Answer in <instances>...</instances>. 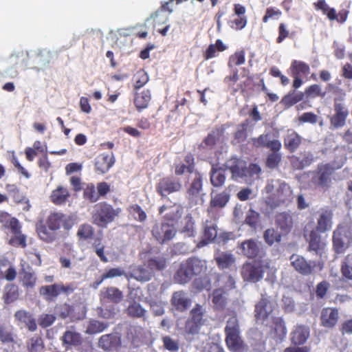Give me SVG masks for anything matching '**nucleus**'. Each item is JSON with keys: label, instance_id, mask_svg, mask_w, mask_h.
Segmentation results:
<instances>
[{"label": "nucleus", "instance_id": "38", "mask_svg": "<svg viewBox=\"0 0 352 352\" xmlns=\"http://www.w3.org/2000/svg\"><path fill=\"white\" fill-rule=\"evenodd\" d=\"M284 147L289 153H294L302 143V138L294 131H288L283 140Z\"/></svg>", "mask_w": 352, "mask_h": 352}, {"label": "nucleus", "instance_id": "49", "mask_svg": "<svg viewBox=\"0 0 352 352\" xmlns=\"http://www.w3.org/2000/svg\"><path fill=\"white\" fill-rule=\"evenodd\" d=\"M26 348L28 352H41L45 348V344L41 336L35 334L26 342Z\"/></svg>", "mask_w": 352, "mask_h": 352}, {"label": "nucleus", "instance_id": "51", "mask_svg": "<svg viewBox=\"0 0 352 352\" xmlns=\"http://www.w3.org/2000/svg\"><path fill=\"white\" fill-rule=\"evenodd\" d=\"M166 265V259L162 256H153L147 261V267L152 272L162 271Z\"/></svg>", "mask_w": 352, "mask_h": 352}, {"label": "nucleus", "instance_id": "16", "mask_svg": "<svg viewBox=\"0 0 352 352\" xmlns=\"http://www.w3.org/2000/svg\"><path fill=\"white\" fill-rule=\"evenodd\" d=\"M339 318L340 313L338 308L324 307L320 314V325L327 329H333L338 324Z\"/></svg>", "mask_w": 352, "mask_h": 352}, {"label": "nucleus", "instance_id": "62", "mask_svg": "<svg viewBox=\"0 0 352 352\" xmlns=\"http://www.w3.org/2000/svg\"><path fill=\"white\" fill-rule=\"evenodd\" d=\"M282 160V155L279 151H272L267 156L265 165L268 168L274 169L278 167Z\"/></svg>", "mask_w": 352, "mask_h": 352}, {"label": "nucleus", "instance_id": "14", "mask_svg": "<svg viewBox=\"0 0 352 352\" xmlns=\"http://www.w3.org/2000/svg\"><path fill=\"white\" fill-rule=\"evenodd\" d=\"M289 261L291 265L299 274L304 276H308L312 274L315 267L314 262L308 261L302 256L295 254L290 256Z\"/></svg>", "mask_w": 352, "mask_h": 352}, {"label": "nucleus", "instance_id": "39", "mask_svg": "<svg viewBox=\"0 0 352 352\" xmlns=\"http://www.w3.org/2000/svg\"><path fill=\"white\" fill-rule=\"evenodd\" d=\"M6 190L9 195L12 197L13 200L16 204L25 203L27 206L24 208L25 210H29L30 205L29 200L20 191L19 188L16 184H8L6 185Z\"/></svg>", "mask_w": 352, "mask_h": 352}, {"label": "nucleus", "instance_id": "23", "mask_svg": "<svg viewBox=\"0 0 352 352\" xmlns=\"http://www.w3.org/2000/svg\"><path fill=\"white\" fill-rule=\"evenodd\" d=\"M273 196L276 206L287 204L292 199V190L285 182H282L278 184Z\"/></svg>", "mask_w": 352, "mask_h": 352}, {"label": "nucleus", "instance_id": "53", "mask_svg": "<svg viewBox=\"0 0 352 352\" xmlns=\"http://www.w3.org/2000/svg\"><path fill=\"white\" fill-rule=\"evenodd\" d=\"M21 280L25 288L32 289L36 285L37 278L34 272L23 269L21 272Z\"/></svg>", "mask_w": 352, "mask_h": 352}, {"label": "nucleus", "instance_id": "36", "mask_svg": "<svg viewBox=\"0 0 352 352\" xmlns=\"http://www.w3.org/2000/svg\"><path fill=\"white\" fill-rule=\"evenodd\" d=\"M0 223L3 228L10 230L12 233L19 232L21 225L19 220L15 217H11L7 212H0Z\"/></svg>", "mask_w": 352, "mask_h": 352}, {"label": "nucleus", "instance_id": "37", "mask_svg": "<svg viewBox=\"0 0 352 352\" xmlns=\"http://www.w3.org/2000/svg\"><path fill=\"white\" fill-rule=\"evenodd\" d=\"M14 318L16 320L25 324L30 331L34 332L37 329L36 319L29 311L23 309L16 311Z\"/></svg>", "mask_w": 352, "mask_h": 352}, {"label": "nucleus", "instance_id": "34", "mask_svg": "<svg viewBox=\"0 0 352 352\" xmlns=\"http://www.w3.org/2000/svg\"><path fill=\"white\" fill-rule=\"evenodd\" d=\"M191 303L190 299L184 291H177L173 294L171 304L179 311H184L188 309Z\"/></svg>", "mask_w": 352, "mask_h": 352}, {"label": "nucleus", "instance_id": "20", "mask_svg": "<svg viewBox=\"0 0 352 352\" xmlns=\"http://www.w3.org/2000/svg\"><path fill=\"white\" fill-rule=\"evenodd\" d=\"M62 345L66 349L72 347H77L82 344L83 338L81 334L71 327L69 329L66 330L60 337Z\"/></svg>", "mask_w": 352, "mask_h": 352}, {"label": "nucleus", "instance_id": "45", "mask_svg": "<svg viewBox=\"0 0 352 352\" xmlns=\"http://www.w3.org/2000/svg\"><path fill=\"white\" fill-rule=\"evenodd\" d=\"M228 49V47L221 39H217L215 43L210 44L204 52L205 60H209L217 56V52H222Z\"/></svg>", "mask_w": 352, "mask_h": 352}, {"label": "nucleus", "instance_id": "15", "mask_svg": "<svg viewBox=\"0 0 352 352\" xmlns=\"http://www.w3.org/2000/svg\"><path fill=\"white\" fill-rule=\"evenodd\" d=\"M238 248L241 254L250 259H254L260 256L261 249L259 242L255 239H250L239 243Z\"/></svg>", "mask_w": 352, "mask_h": 352}, {"label": "nucleus", "instance_id": "19", "mask_svg": "<svg viewBox=\"0 0 352 352\" xmlns=\"http://www.w3.org/2000/svg\"><path fill=\"white\" fill-rule=\"evenodd\" d=\"M334 114L330 119L331 124L335 128H340L345 124L346 120L349 115V111L344 104L335 100Z\"/></svg>", "mask_w": 352, "mask_h": 352}, {"label": "nucleus", "instance_id": "3", "mask_svg": "<svg viewBox=\"0 0 352 352\" xmlns=\"http://www.w3.org/2000/svg\"><path fill=\"white\" fill-rule=\"evenodd\" d=\"M205 310L202 305L196 304L190 312V317L186 321L183 336L189 342L195 340V337L199 333L201 328L204 325Z\"/></svg>", "mask_w": 352, "mask_h": 352}, {"label": "nucleus", "instance_id": "52", "mask_svg": "<svg viewBox=\"0 0 352 352\" xmlns=\"http://www.w3.org/2000/svg\"><path fill=\"white\" fill-rule=\"evenodd\" d=\"M283 234L279 233L274 228H267L263 232V239L265 243L272 246L276 243H280L282 239Z\"/></svg>", "mask_w": 352, "mask_h": 352}, {"label": "nucleus", "instance_id": "54", "mask_svg": "<svg viewBox=\"0 0 352 352\" xmlns=\"http://www.w3.org/2000/svg\"><path fill=\"white\" fill-rule=\"evenodd\" d=\"M249 125V120L246 119L241 122L234 133L233 144H240L245 142L248 138L247 129Z\"/></svg>", "mask_w": 352, "mask_h": 352}, {"label": "nucleus", "instance_id": "24", "mask_svg": "<svg viewBox=\"0 0 352 352\" xmlns=\"http://www.w3.org/2000/svg\"><path fill=\"white\" fill-rule=\"evenodd\" d=\"M224 129L222 127H217L211 131L210 133L204 139L202 142L199 144V148L200 150H212L214 148L217 143L219 141L220 138L223 135Z\"/></svg>", "mask_w": 352, "mask_h": 352}, {"label": "nucleus", "instance_id": "4", "mask_svg": "<svg viewBox=\"0 0 352 352\" xmlns=\"http://www.w3.org/2000/svg\"><path fill=\"white\" fill-rule=\"evenodd\" d=\"M226 344L228 349L232 352H244L246 345L240 336V327L236 316H231L227 321L224 329Z\"/></svg>", "mask_w": 352, "mask_h": 352}, {"label": "nucleus", "instance_id": "43", "mask_svg": "<svg viewBox=\"0 0 352 352\" xmlns=\"http://www.w3.org/2000/svg\"><path fill=\"white\" fill-rule=\"evenodd\" d=\"M203 188V175L199 171L194 172V177L188 188V193L192 197H197Z\"/></svg>", "mask_w": 352, "mask_h": 352}, {"label": "nucleus", "instance_id": "22", "mask_svg": "<svg viewBox=\"0 0 352 352\" xmlns=\"http://www.w3.org/2000/svg\"><path fill=\"white\" fill-rule=\"evenodd\" d=\"M184 162H175L173 164L174 173L176 176H181L185 173H192L195 170V161L194 155L187 153L184 157Z\"/></svg>", "mask_w": 352, "mask_h": 352}, {"label": "nucleus", "instance_id": "61", "mask_svg": "<svg viewBox=\"0 0 352 352\" xmlns=\"http://www.w3.org/2000/svg\"><path fill=\"white\" fill-rule=\"evenodd\" d=\"M55 311L57 316L61 319H66L72 317L74 311V307L67 303H63L55 307Z\"/></svg>", "mask_w": 352, "mask_h": 352}, {"label": "nucleus", "instance_id": "26", "mask_svg": "<svg viewBox=\"0 0 352 352\" xmlns=\"http://www.w3.org/2000/svg\"><path fill=\"white\" fill-rule=\"evenodd\" d=\"M114 163L115 158L112 153H101L96 157L94 165L98 173L104 174L109 171Z\"/></svg>", "mask_w": 352, "mask_h": 352}, {"label": "nucleus", "instance_id": "56", "mask_svg": "<svg viewBox=\"0 0 352 352\" xmlns=\"http://www.w3.org/2000/svg\"><path fill=\"white\" fill-rule=\"evenodd\" d=\"M232 163L228 166V170L231 172L233 178L243 177L245 175V169L241 165V162L237 157H232L230 160Z\"/></svg>", "mask_w": 352, "mask_h": 352}, {"label": "nucleus", "instance_id": "40", "mask_svg": "<svg viewBox=\"0 0 352 352\" xmlns=\"http://www.w3.org/2000/svg\"><path fill=\"white\" fill-rule=\"evenodd\" d=\"M333 213L330 210H324L320 214L318 224L315 229L318 232H324L331 228Z\"/></svg>", "mask_w": 352, "mask_h": 352}, {"label": "nucleus", "instance_id": "7", "mask_svg": "<svg viewBox=\"0 0 352 352\" xmlns=\"http://www.w3.org/2000/svg\"><path fill=\"white\" fill-rule=\"evenodd\" d=\"M336 168L330 163L318 164L313 173L312 182L318 188L327 190L330 188Z\"/></svg>", "mask_w": 352, "mask_h": 352}, {"label": "nucleus", "instance_id": "33", "mask_svg": "<svg viewBox=\"0 0 352 352\" xmlns=\"http://www.w3.org/2000/svg\"><path fill=\"white\" fill-rule=\"evenodd\" d=\"M166 210L167 212L165 214L164 218L171 222L178 221L181 219L183 213L182 206L177 204H174L169 206H162L159 208L160 214H162Z\"/></svg>", "mask_w": 352, "mask_h": 352}, {"label": "nucleus", "instance_id": "58", "mask_svg": "<svg viewBox=\"0 0 352 352\" xmlns=\"http://www.w3.org/2000/svg\"><path fill=\"white\" fill-rule=\"evenodd\" d=\"M152 272L145 269L143 266H138L133 270L131 276L141 282H146L152 278Z\"/></svg>", "mask_w": 352, "mask_h": 352}, {"label": "nucleus", "instance_id": "18", "mask_svg": "<svg viewBox=\"0 0 352 352\" xmlns=\"http://www.w3.org/2000/svg\"><path fill=\"white\" fill-rule=\"evenodd\" d=\"M308 243L307 250L309 252H314L320 257L323 256L325 254L327 243L322 239L320 234L317 230H311L310 232Z\"/></svg>", "mask_w": 352, "mask_h": 352}, {"label": "nucleus", "instance_id": "41", "mask_svg": "<svg viewBox=\"0 0 352 352\" xmlns=\"http://www.w3.org/2000/svg\"><path fill=\"white\" fill-rule=\"evenodd\" d=\"M304 98V93L300 91H296L295 90L290 91L287 94H286L280 100V104L285 109H288L302 100Z\"/></svg>", "mask_w": 352, "mask_h": 352}, {"label": "nucleus", "instance_id": "6", "mask_svg": "<svg viewBox=\"0 0 352 352\" xmlns=\"http://www.w3.org/2000/svg\"><path fill=\"white\" fill-rule=\"evenodd\" d=\"M333 249L338 254H343L352 244V230L346 225H339L333 232Z\"/></svg>", "mask_w": 352, "mask_h": 352}, {"label": "nucleus", "instance_id": "13", "mask_svg": "<svg viewBox=\"0 0 352 352\" xmlns=\"http://www.w3.org/2000/svg\"><path fill=\"white\" fill-rule=\"evenodd\" d=\"M251 142L256 148H267L271 151H280L282 146L278 140H270V133H263L257 138H252Z\"/></svg>", "mask_w": 352, "mask_h": 352}, {"label": "nucleus", "instance_id": "57", "mask_svg": "<svg viewBox=\"0 0 352 352\" xmlns=\"http://www.w3.org/2000/svg\"><path fill=\"white\" fill-rule=\"evenodd\" d=\"M260 219V214L254 210L250 208L246 213L244 223L251 229L256 230L259 226Z\"/></svg>", "mask_w": 352, "mask_h": 352}, {"label": "nucleus", "instance_id": "64", "mask_svg": "<svg viewBox=\"0 0 352 352\" xmlns=\"http://www.w3.org/2000/svg\"><path fill=\"white\" fill-rule=\"evenodd\" d=\"M149 80L148 74L143 69L138 71L134 76V89L138 90L144 87Z\"/></svg>", "mask_w": 352, "mask_h": 352}, {"label": "nucleus", "instance_id": "30", "mask_svg": "<svg viewBox=\"0 0 352 352\" xmlns=\"http://www.w3.org/2000/svg\"><path fill=\"white\" fill-rule=\"evenodd\" d=\"M100 298L101 301H108L117 304L122 300L123 294L117 287H107L101 289Z\"/></svg>", "mask_w": 352, "mask_h": 352}, {"label": "nucleus", "instance_id": "32", "mask_svg": "<svg viewBox=\"0 0 352 352\" xmlns=\"http://www.w3.org/2000/svg\"><path fill=\"white\" fill-rule=\"evenodd\" d=\"M173 1V0H170L163 3L159 10L153 13L149 18L146 19V23L150 19H153L155 25L166 23L168 20V16L165 14L164 12L167 11L169 14L173 12V8L169 7V4Z\"/></svg>", "mask_w": 352, "mask_h": 352}, {"label": "nucleus", "instance_id": "28", "mask_svg": "<svg viewBox=\"0 0 352 352\" xmlns=\"http://www.w3.org/2000/svg\"><path fill=\"white\" fill-rule=\"evenodd\" d=\"M121 344V339L116 333L102 336L98 340V346L104 351H113Z\"/></svg>", "mask_w": 352, "mask_h": 352}, {"label": "nucleus", "instance_id": "2", "mask_svg": "<svg viewBox=\"0 0 352 352\" xmlns=\"http://www.w3.org/2000/svg\"><path fill=\"white\" fill-rule=\"evenodd\" d=\"M207 263L196 256H192L181 262L174 275V281L184 285L190 282L194 277L202 276L207 271Z\"/></svg>", "mask_w": 352, "mask_h": 352}, {"label": "nucleus", "instance_id": "47", "mask_svg": "<svg viewBox=\"0 0 352 352\" xmlns=\"http://www.w3.org/2000/svg\"><path fill=\"white\" fill-rule=\"evenodd\" d=\"M214 260L221 269L228 268L235 262L234 256L228 252L218 253L215 255Z\"/></svg>", "mask_w": 352, "mask_h": 352}, {"label": "nucleus", "instance_id": "11", "mask_svg": "<svg viewBox=\"0 0 352 352\" xmlns=\"http://www.w3.org/2000/svg\"><path fill=\"white\" fill-rule=\"evenodd\" d=\"M182 189V183L181 180L172 176L161 178L155 186L157 193L162 197L179 192Z\"/></svg>", "mask_w": 352, "mask_h": 352}, {"label": "nucleus", "instance_id": "44", "mask_svg": "<svg viewBox=\"0 0 352 352\" xmlns=\"http://www.w3.org/2000/svg\"><path fill=\"white\" fill-rule=\"evenodd\" d=\"M151 100V91L149 89H144L140 93H135L134 104L138 110L141 111L148 107Z\"/></svg>", "mask_w": 352, "mask_h": 352}, {"label": "nucleus", "instance_id": "55", "mask_svg": "<svg viewBox=\"0 0 352 352\" xmlns=\"http://www.w3.org/2000/svg\"><path fill=\"white\" fill-rule=\"evenodd\" d=\"M109 327V324L91 319L89 321L85 333L89 335L102 332Z\"/></svg>", "mask_w": 352, "mask_h": 352}, {"label": "nucleus", "instance_id": "60", "mask_svg": "<svg viewBox=\"0 0 352 352\" xmlns=\"http://www.w3.org/2000/svg\"><path fill=\"white\" fill-rule=\"evenodd\" d=\"M14 236H11L8 241V244L13 247H21L23 248L27 246L26 236L21 232V226L19 227V232L12 233Z\"/></svg>", "mask_w": 352, "mask_h": 352}, {"label": "nucleus", "instance_id": "42", "mask_svg": "<svg viewBox=\"0 0 352 352\" xmlns=\"http://www.w3.org/2000/svg\"><path fill=\"white\" fill-rule=\"evenodd\" d=\"M39 294L46 301H54L59 296L58 284L41 286L39 288Z\"/></svg>", "mask_w": 352, "mask_h": 352}, {"label": "nucleus", "instance_id": "31", "mask_svg": "<svg viewBox=\"0 0 352 352\" xmlns=\"http://www.w3.org/2000/svg\"><path fill=\"white\" fill-rule=\"evenodd\" d=\"M271 333L274 338L282 342L286 338L287 329L285 322L281 317H274L272 318V324L271 327Z\"/></svg>", "mask_w": 352, "mask_h": 352}, {"label": "nucleus", "instance_id": "10", "mask_svg": "<svg viewBox=\"0 0 352 352\" xmlns=\"http://www.w3.org/2000/svg\"><path fill=\"white\" fill-rule=\"evenodd\" d=\"M288 73L294 78L292 87L297 89L302 85V78H307L310 74L311 69L307 63L294 60L288 69Z\"/></svg>", "mask_w": 352, "mask_h": 352}, {"label": "nucleus", "instance_id": "25", "mask_svg": "<svg viewBox=\"0 0 352 352\" xmlns=\"http://www.w3.org/2000/svg\"><path fill=\"white\" fill-rule=\"evenodd\" d=\"M309 328L304 324L296 325L291 332L290 341L294 346L304 344L309 337Z\"/></svg>", "mask_w": 352, "mask_h": 352}, {"label": "nucleus", "instance_id": "9", "mask_svg": "<svg viewBox=\"0 0 352 352\" xmlns=\"http://www.w3.org/2000/svg\"><path fill=\"white\" fill-rule=\"evenodd\" d=\"M277 303L271 296L261 294L254 307V317L257 321L264 322L277 308Z\"/></svg>", "mask_w": 352, "mask_h": 352}, {"label": "nucleus", "instance_id": "35", "mask_svg": "<svg viewBox=\"0 0 352 352\" xmlns=\"http://www.w3.org/2000/svg\"><path fill=\"white\" fill-rule=\"evenodd\" d=\"M95 234L94 228L87 223H84L79 226L76 232V237L79 243L89 242L92 240L94 241Z\"/></svg>", "mask_w": 352, "mask_h": 352}, {"label": "nucleus", "instance_id": "59", "mask_svg": "<svg viewBox=\"0 0 352 352\" xmlns=\"http://www.w3.org/2000/svg\"><path fill=\"white\" fill-rule=\"evenodd\" d=\"M126 313L131 318H143L145 316L146 310L141 306L140 304L133 302L129 304L126 309Z\"/></svg>", "mask_w": 352, "mask_h": 352}, {"label": "nucleus", "instance_id": "12", "mask_svg": "<svg viewBox=\"0 0 352 352\" xmlns=\"http://www.w3.org/2000/svg\"><path fill=\"white\" fill-rule=\"evenodd\" d=\"M152 235L160 244H164L172 240L175 234L176 230L173 226L167 223L155 224L152 228Z\"/></svg>", "mask_w": 352, "mask_h": 352}, {"label": "nucleus", "instance_id": "17", "mask_svg": "<svg viewBox=\"0 0 352 352\" xmlns=\"http://www.w3.org/2000/svg\"><path fill=\"white\" fill-rule=\"evenodd\" d=\"M217 236L218 228L217 223L212 221H206L204 224L203 239L198 242L197 247L201 248L214 242Z\"/></svg>", "mask_w": 352, "mask_h": 352}, {"label": "nucleus", "instance_id": "21", "mask_svg": "<svg viewBox=\"0 0 352 352\" xmlns=\"http://www.w3.org/2000/svg\"><path fill=\"white\" fill-rule=\"evenodd\" d=\"M275 223L281 234L287 235L292 230L294 224L292 213L286 211L277 213Z\"/></svg>", "mask_w": 352, "mask_h": 352}, {"label": "nucleus", "instance_id": "63", "mask_svg": "<svg viewBox=\"0 0 352 352\" xmlns=\"http://www.w3.org/2000/svg\"><path fill=\"white\" fill-rule=\"evenodd\" d=\"M303 93L305 94V96H306L307 98H314L316 97L324 98L326 96V92L322 91L320 85L318 84H314L307 87Z\"/></svg>", "mask_w": 352, "mask_h": 352}, {"label": "nucleus", "instance_id": "46", "mask_svg": "<svg viewBox=\"0 0 352 352\" xmlns=\"http://www.w3.org/2000/svg\"><path fill=\"white\" fill-rule=\"evenodd\" d=\"M69 197L70 193L69 190L66 188L59 186L52 191L50 199L54 204L62 205L67 201Z\"/></svg>", "mask_w": 352, "mask_h": 352}, {"label": "nucleus", "instance_id": "27", "mask_svg": "<svg viewBox=\"0 0 352 352\" xmlns=\"http://www.w3.org/2000/svg\"><path fill=\"white\" fill-rule=\"evenodd\" d=\"M211 185L217 188L223 186L226 181V170L217 164H212L209 173Z\"/></svg>", "mask_w": 352, "mask_h": 352}, {"label": "nucleus", "instance_id": "8", "mask_svg": "<svg viewBox=\"0 0 352 352\" xmlns=\"http://www.w3.org/2000/svg\"><path fill=\"white\" fill-rule=\"evenodd\" d=\"M270 268V263L246 262L241 267V276L245 281L257 283L263 277L265 270Z\"/></svg>", "mask_w": 352, "mask_h": 352}, {"label": "nucleus", "instance_id": "1", "mask_svg": "<svg viewBox=\"0 0 352 352\" xmlns=\"http://www.w3.org/2000/svg\"><path fill=\"white\" fill-rule=\"evenodd\" d=\"M74 224L75 219L73 216L67 215L61 212H53L47 216L44 222L41 221L36 226V232L41 240L50 243L56 239V232L61 227L68 231Z\"/></svg>", "mask_w": 352, "mask_h": 352}, {"label": "nucleus", "instance_id": "48", "mask_svg": "<svg viewBox=\"0 0 352 352\" xmlns=\"http://www.w3.org/2000/svg\"><path fill=\"white\" fill-rule=\"evenodd\" d=\"M19 287L15 284H8L5 287L3 300L6 304H10L19 298Z\"/></svg>", "mask_w": 352, "mask_h": 352}, {"label": "nucleus", "instance_id": "29", "mask_svg": "<svg viewBox=\"0 0 352 352\" xmlns=\"http://www.w3.org/2000/svg\"><path fill=\"white\" fill-rule=\"evenodd\" d=\"M315 161V157L311 151L300 152L299 156H294L292 160V166L297 170H302L309 166Z\"/></svg>", "mask_w": 352, "mask_h": 352}, {"label": "nucleus", "instance_id": "5", "mask_svg": "<svg viewBox=\"0 0 352 352\" xmlns=\"http://www.w3.org/2000/svg\"><path fill=\"white\" fill-rule=\"evenodd\" d=\"M121 210L106 201L96 204L91 213L92 223L99 228H106L119 215Z\"/></svg>", "mask_w": 352, "mask_h": 352}, {"label": "nucleus", "instance_id": "50", "mask_svg": "<svg viewBox=\"0 0 352 352\" xmlns=\"http://www.w3.org/2000/svg\"><path fill=\"white\" fill-rule=\"evenodd\" d=\"M230 195L226 191H223L217 193L212 197L210 201V208H222L226 206L227 203L230 200Z\"/></svg>", "mask_w": 352, "mask_h": 352}]
</instances>
